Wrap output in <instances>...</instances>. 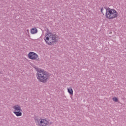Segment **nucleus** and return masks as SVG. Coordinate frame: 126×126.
Listing matches in <instances>:
<instances>
[{"label":"nucleus","instance_id":"obj_1","mask_svg":"<svg viewBox=\"0 0 126 126\" xmlns=\"http://www.w3.org/2000/svg\"><path fill=\"white\" fill-rule=\"evenodd\" d=\"M51 74L43 69H38L36 73V78L41 83H47L50 79Z\"/></svg>","mask_w":126,"mask_h":126},{"label":"nucleus","instance_id":"obj_2","mask_svg":"<svg viewBox=\"0 0 126 126\" xmlns=\"http://www.w3.org/2000/svg\"><path fill=\"white\" fill-rule=\"evenodd\" d=\"M100 11L104 15V11H105V15L106 18L108 19H114L117 18L119 16V13L117 12L115 9H111L109 7H102L100 9Z\"/></svg>","mask_w":126,"mask_h":126},{"label":"nucleus","instance_id":"obj_3","mask_svg":"<svg viewBox=\"0 0 126 126\" xmlns=\"http://www.w3.org/2000/svg\"><path fill=\"white\" fill-rule=\"evenodd\" d=\"M44 40L47 45H52L53 43L58 42V35L52 33H47Z\"/></svg>","mask_w":126,"mask_h":126},{"label":"nucleus","instance_id":"obj_4","mask_svg":"<svg viewBox=\"0 0 126 126\" xmlns=\"http://www.w3.org/2000/svg\"><path fill=\"white\" fill-rule=\"evenodd\" d=\"M35 123L36 126H51L52 124V122H50L46 119H35Z\"/></svg>","mask_w":126,"mask_h":126},{"label":"nucleus","instance_id":"obj_5","mask_svg":"<svg viewBox=\"0 0 126 126\" xmlns=\"http://www.w3.org/2000/svg\"><path fill=\"white\" fill-rule=\"evenodd\" d=\"M28 57L30 60H33L37 61H40V59L39 58V56L37 55L36 53L33 52H30L28 55Z\"/></svg>","mask_w":126,"mask_h":126},{"label":"nucleus","instance_id":"obj_6","mask_svg":"<svg viewBox=\"0 0 126 126\" xmlns=\"http://www.w3.org/2000/svg\"><path fill=\"white\" fill-rule=\"evenodd\" d=\"M12 109L14 110L15 112L18 111H22V109H21V106H20V105H19V104H16L13 106Z\"/></svg>","mask_w":126,"mask_h":126},{"label":"nucleus","instance_id":"obj_7","mask_svg":"<svg viewBox=\"0 0 126 126\" xmlns=\"http://www.w3.org/2000/svg\"><path fill=\"white\" fill-rule=\"evenodd\" d=\"M22 111H13V113L16 117H21L22 116Z\"/></svg>","mask_w":126,"mask_h":126},{"label":"nucleus","instance_id":"obj_8","mask_svg":"<svg viewBox=\"0 0 126 126\" xmlns=\"http://www.w3.org/2000/svg\"><path fill=\"white\" fill-rule=\"evenodd\" d=\"M38 30L36 28H33L31 30V34H36L37 33Z\"/></svg>","mask_w":126,"mask_h":126},{"label":"nucleus","instance_id":"obj_9","mask_svg":"<svg viewBox=\"0 0 126 126\" xmlns=\"http://www.w3.org/2000/svg\"><path fill=\"white\" fill-rule=\"evenodd\" d=\"M67 92L70 95H73V91L72 90V89H71V88H67Z\"/></svg>","mask_w":126,"mask_h":126},{"label":"nucleus","instance_id":"obj_10","mask_svg":"<svg viewBox=\"0 0 126 126\" xmlns=\"http://www.w3.org/2000/svg\"><path fill=\"white\" fill-rule=\"evenodd\" d=\"M113 101H114V102H118V101H119V100L118 99L117 97H114L112 98Z\"/></svg>","mask_w":126,"mask_h":126}]
</instances>
